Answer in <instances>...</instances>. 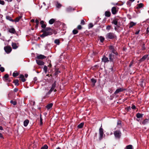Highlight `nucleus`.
<instances>
[{"label":"nucleus","mask_w":149,"mask_h":149,"mask_svg":"<svg viewBox=\"0 0 149 149\" xmlns=\"http://www.w3.org/2000/svg\"><path fill=\"white\" fill-rule=\"evenodd\" d=\"M41 32L43 33L40 35V36L42 38H44V37L52 35L53 33L55 34H56L57 33V32L55 30L52 29L49 27H47L45 29H42Z\"/></svg>","instance_id":"f257e3e1"},{"label":"nucleus","mask_w":149,"mask_h":149,"mask_svg":"<svg viewBox=\"0 0 149 149\" xmlns=\"http://www.w3.org/2000/svg\"><path fill=\"white\" fill-rule=\"evenodd\" d=\"M56 81H55L54 83L52 84V86L50 90L46 94V95H48L50 94V93L53 91H54V92L56 91V90L55 89L56 87Z\"/></svg>","instance_id":"f03ea898"},{"label":"nucleus","mask_w":149,"mask_h":149,"mask_svg":"<svg viewBox=\"0 0 149 149\" xmlns=\"http://www.w3.org/2000/svg\"><path fill=\"white\" fill-rule=\"evenodd\" d=\"M106 37L109 39H112L116 38V36L114 33L112 32H110L107 34L106 35Z\"/></svg>","instance_id":"7ed1b4c3"},{"label":"nucleus","mask_w":149,"mask_h":149,"mask_svg":"<svg viewBox=\"0 0 149 149\" xmlns=\"http://www.w3.org/2000/svg\"><path fill=\"white\" fill-rule=\"evenodd\" d=\"M114 134L116 138L119 139L121 137V133L120 130H117L114 132Z\"/></svg>","instance_id":"20e7f679"},{"label":"nucleus","mask_w":149,"mask_h":149,"mask_svg":"<svg viewBox=\"0 0 149 149\" xmlns=\"http://www.w3.org/2000/svg\"><path fill=\"white\" fill-rule=\"evenodd\" d=\"M102 127V126H101L99 130L100 134L99 139L100 140L102 139L104 134L103 130Z\"/></svg>","instance_id":"39448f33"},{"label":"nucleus","mask_w":149,"mask_h":149,"mask_svg":"<svg viewBox=\"0 0 149 149\" xmlns=\"http://www.w3.org/2000/svg\"><path fill=\"white\" fill-rule=\"evenodd\" d=\"M4 49L6 53L8 54L12 51V49L10 46H6L4 47Z\"/></svg>","instance_id":"423d86ee"},{"label":"nucleus","mask_w":149,"mask_h":149,"mask_svg":"<svg viewBox=\"0 0 149 149\" xmlns=\"http://www.w3.org/2000/svg\"><path fill=\"white\" fill-rule=\"evenodd\" d=\"M125 90V89L123 88H118V89H117L116 91L114 93V94L115 95H116L119 93L120 92L123 91H124Z\"/></svg>","instance_id":"0eeeda50"},{"label":"nucleus","mask_w":149,"mask_h":149,"mask_svg":"<svg viewBox=\"0 0 149 149\" xmlns=\"http://www.w3.org/2000/svg\"><path fill=\"white\" fill-rule=\"evenodd\" d=\"M44 22L43 21H41L40 22V24L41 25V27L42 28L44 29H45L46 28V24H44Z\"/></svg>","instance_id":"6e6552de"},{"label":"nucleus","mask_w":149,"mask_h":149,"mask_svg":"<svg viewBox=\"0 0 149 149\" xmlns=\"http://www.w3.org/2000/svg\"><path fill=\"white\" fill-rule=\"evenodd\" d=\"M102 61H103L104 63H106L109 61L108 58L104 55V56L102 58Z\"/></svg>","instance_id":"1a4fd4ad"},{"label":"nucleus","mask_w":149,"mask_h":149,"mask_svg":"<svg viewBox=\"0 0 149 149\" xmlns=\"http://www.w3.org/2000/svg\"><path fill=\"white\" fill-rule=\"evenodd\" d=\"M140 85L142 87H143L145 86V82H144L143 79H141L140 81Z\"/></svg>","instance_id":"9d476101"},{"label":"nucleus","mask_w":149,"mask_h":149,"mask_svg":"<svg viewBox=\"0 0 149 149\" xmlns=\"http://www.w3.org/2000/svg\"><path fill=\"white\" fill-rule=\"evenodd\" d=\"M36 61L37 63L39 65H44V63L42 61L39 60H36Z\"/></svg>","instance_id":"9b49d317"},{"label":"nucleus","mask_w":149,"mask_h":149,"mask_svg":"<svg viewBox=\"0 0 149 149\" xmlns=\"http://www.w3.org/2000/svg\"><path fill=\"white\" fill-rule=\"evenodd\" d=\"M46 58V57L45 56L40 54L39 55H38L37 57V58L38 59H45Z\"/></svg>","instance_id":"f8f14e48"},{"label":"nucleus","mask_w":149,"mask_h":149,"mask_svg":"<svg viewBox=\"0 0 149 149\" xmlns=\"http://www.w3.org/2000/svg\"><path fill=\"white\" fill-rule=\"evenodd\" d=\"M109 60L110 61L113 62L114 58L113 55L112 54H109Z\"/></svg>","instance_id":"ddd939ff"},{"label":"nucleus","mask_w":149,"mask_h":149,"mask_svg":"<svg viewBox=\"0 0 149 149\" xmlns=\"http://www.w3.org/2000/svg\"><path fill=\"white\" fill-rule=\"evenodd\" d=\"M19 78L21 79V80L22 82H24L26 81V79L24 78V76L23 75L20 74Z\"/></svg>","instance_id":"4468645a"},{"label":"nucleus","mask_w":149,"mask_h":149,"mask_svg":"<svg viewBox=\"0 0 149 149\" xmlns=\"http://www.w3.org/2000/svg\"><path fill=\"white\" fill-rule=\"evenodd\" d=\"M111 12L113 14H115L116 13V8L115 7H113L111 9Z\"/></svg>","instance_id":"2eb2a0df"},{"label":"nucleus","mask_w":149,"mask_h":149,"mask_svg":"<svg viewBox=\"0 0 149 149\" xmlns=\"http://www.w3.org/2000/svg\"><path fill=\"white\" fill-rule=\"evenodd\" d=\"M148 57V55H145L141 59L139 60V61L140 62L143 61H144Z\"/></svg>","instance_id":"dca6fc26"},{"label":"nucleus","mask_w":149,"mask_h":149,"mask_svg":"<svg viewBox=\"0 0 149 149\" xmlns=\"http://www.w3.org/2000/svg\"><path fill=\"white\" fill-rule=\"evenodd\" d=\"M8 31L10 33L14 34L15 33L16 31L15 29L13 28L10 29L8 30Z\"/></svg>","instance_id":"f3484780"},{"label":"nucleus","mask_w":149,"mask_h":149,"mask_svg":"<svg viewBox=\"0 0 149 149\" xmlns=\"http://www.w3.org/2000/svg\"><path fill=\"white\" fill-rule=\"evenodd\" d=\"M19 80L17 79H15L13 81V83L15 84V85L17 86L19 85Z\"/></svg>","instance_id":"a211bd4d"},{"label":"nucleus","mask_w":149,"mask_h":149,"mask_svg":"<svg viewBox=\"0 0 149 149\" xmlns=\"http://www.w3.org/2000/svg\"><path fill=\"white\" fill-rule=\"evenodd\" d=\"M91 81L93 83L92 86L93 87H94L95 86V84L96 82V80L93 78L91 79Z\"/></svg>","instance_id":"6ab92c4d"},{"label":"nucleus","mask_w":149,"mask_h":149,"mask_svg":"<svg viewBox=\"0 0 149 149\" xmlns=\"http://www.w3.org/2000/svg\"><path fill=\"white\" fill-rule=\"evenodd\" d=\"M29 122V121L28 119L25 120L24 122V126L26 127Z\"/></svg>","instance_id":"aec40b11"},{"label":"nucleus","mask_w":149,"mask_h":149,"mask_svg":"<svg viewBox=\"0 0 149 149\" xmlns=\"http://www.w3.org/2000/svg\"><path fill=\"white\" fill-rule=\"evenodd\" d=\"M105 15L107 17H109L111 15V13L109 11H106L105 12Z\"/></svg>","instance_id":"412c9836"},{"label":"nucleus","mask_w":149,"mask_h":149,"mask_svg":"<svg viewBox=\"0 0 149 149\" xmlns=\"http://www.w3.org/2000/svg\"><path fill=\"white\" fill-rule=\"evenodd\" d=\"M136 24V23H134L132 22H131L129 24V28L132 27L133 26L135 25Z\"/></svg>","instance_id":"4be33fe9"},{"label":"nucleus","mask_w":149,"mask_h":149,"mask_svg":"<svg viewBox=\"0 0 149 149\" xmlns=\"http://www.w3.org/2000/svg\"><path fill=\"white\" fill-rule=\"evenodd\" d=\"M109 49L112 50V52L113 53H115L116 50L114 48V47L112 45H111L109 47Z\"/></svg>","instance_id":"5701e85b"},{"label":"nucleus","mask_w":149,"mask_h":149,"mask_svg":"<svg viewBox=\"0 0 149 149\" xmlns=\"http://www.w3.org/2000/svg\"><path fill=\"white\" fill-rule=\"evenodd\" d=\"M35 22L36 24L35 27L36 29H37L39 23V20L38 19H36L35 20Z\"/></svg>","instance_id":"b1692460"},{"label":"nucleus","mask_w":149,"mask_h":149,"mask_svg":"<svg viewBox=\"0 0 149 149\" xmlns=\"http://www.w3.org/2000/svg\"><path fill=\"white\" fill-rule=\"evenodd\" d=\"M12 48L13 49H16L18 47L17 46V45L16 43H13L12 44Z\"/></svg>","instance_id":"393cba45"},{"label":"nucleus","mask_w":149,"mask_h":149,"mask_svg":"<svg viewBox=\"0 0 149 149\" xmlns=\"http://www.w3.org/2000/svg\"><path fill=\"white\" fill-rule=\"evenodd\" d=\"M53 106V104L52 103H50L48 104L46 106V107L48 109H49L51 108Z\"/></svg>","instance_id":"a878e982"},{"label":"nucleus","mask_w":149,"mask_h":149,"mask_svg":"<svg viewBox=\"0 0 149 149\" xmlns=\"http://www.w3.org/2000/svg\"><path fill=\"white\" fill-rule=\"evenodd\" d=\"M137 6L136 8L137 9L141 8L143 7V4L142 3H140L137 5Z\"/></svg>","instance_id":"bb28decb"},{"label":"nucleus","mask_w":149,"mask_h":149,"mask_svg":"<svg viewBox=\"0 0 149 149\" xmlns=\"http://www.w3.org/2000/svg\"><path fill=\"white\" fill-rule=\"evenodd\" d=\"M8 77H9L8 74H6L3 77V78H4L5 79V81H8Z\"/></svg>","instance_id":"cd10ccee"},{"label":"nucleus","mask_w":149,"mask_h":149,"mask_svg":"<svg viewBox=\"0 0 149 149\" xmlns=\"http://www.w3.org/2000/svg\"><path fill=\"white\" fill-rule=\"evenodd\" d=\"M149 121V119H146L145 120H144L143 121L142 123L143 124L145 125Z\"/></svg>","instance_id":"c85d7f7f"},{"label":"nucleus","mask_w":149,"mask_h":149,"mask_svg":"<svg viewBox=\"0 0 149 149\" xmlns=\"http://www.w3.org/2000/svg\"><path fill=\"white\" fill-rule=\"evenodd\" d=\"M143 114H141L140 113H138L136 115V117L138 118H140L142 117Z\"/></svg>","instance_id":"c756f323"},{"label":"nucleus","mask_w":149,"mask_h":149,"mask_svg":"<svg viewBox=\"0 0 149 149\" xmlns=\"http://www.w3.org/2000/svg\"><path fill=\"white\" fill-rule=\"evenodd\" d=\"M22 17V16H19L18 17H16L14 21L16 22H18L19 21V19Z\"/></svg>","instance_id":"7c9ffc66"},{"label":"nucleus","mask_w":149,"mask_h":149,"mask_svg":"<svg viewBox=\"0 0 149 149\" xmlns=\"http://www.w3.org/2000/svg\"><path fill=\"white\" fill-rule=\"evenodd\" d=\"M55 22V20L54 19H50L49 21V23L50 24H52Z\"/></svg>","instance_id":"2f4dec72"},{"label":"nucleus","mask_w":149,"mask_h":149,"mask_svg":"<svg viewBox=\"0 0 149 149\" xmlns=\"http://www.w3.org/2000/svg\"><path fill=\"white\" fill-rule=\"evenodd\" d=\"M112 23L113 24L115 25H116L118 23V20L116 19H114L112 22Z\"/></svg>","instance_id":"473e14b6"},{"label":"nucleus","mask_w":149,"mask_h":149,"mask_svg":"<svg viewBox=\"0 0 149 149\" xmlns=\"http://www.w3.org/2000/svg\"><path fill=\"white\" fill-rule=\"evenodd\" d=\"M60 72H61L60 71H58V69H56L55 70V72L54 73V75L55 76H56Z\"/></svg>","instance_id":"72a5a7b5"},{"label":"nucleus","mask_w":149,"mask_h":149,"mask_svg":"<svg viewBox=\"0 0 149 149\" xmlns=\"http://www.w3.org/2000/svg\"><path fill=\"white\" fill-rule=\"evenodd\" d=\"M84 123H82L78 125V127L79 128H81L83 127L84 126Z\"/></svg>","instance_id":"f704fd0d"},{"label":"nucleus","mask_w":149,"mask_h":149,"mask_svg":"<svg viewBox=\"0 0 149 149\" xmlns=\"http://www.w3.org/2000/svg\"><path fill=\"white\" fill-rule=\"evenodd\" d=\"M19 74V73L18 72H13V76L14 77H16L17 76H18Z\"/></svg>","instance_id":"c9c22d12"},{"label":"nucleus","mask_w":149,"mask_h":149,"mask_svg":"<svg viewBox=\"0 0 149 149\" xmlns=\"http://www.w3.org/2000/svg\"><path fill=\"white\" fill-rule=\"evenodd\" d=\"M54 42L57 45H58L60 43V40L58 39H56L54 41Z\"/></svg>","instance_id":"e433bc0d"},{"label":"nucleus","mask_w":149,"mask_h":149,"mask_svg":"<svg viewBox=\"0 0 149 149\" xmlns=\"http://www.w3.org/2000/svg\"><path fill=\"white\" fill-rule=\"evenodd\" d=\"M10 103L11 104H13V105H15L17 104V103L16 101H14L13 100H11L10 101Z\"/></svg>","instance_id":"4c0bfd02"},{"label":"nucleus","mask_w":149,"mask_h":149,"mask_svg":"<svg viewBox=\"0 0 149 149\" xmlns=\"http://www.w3.org/2000/svg\"><path fill=\"white\" fill-rule=\"evenodd\" d=\"M100 42H103L104 40V38L102 36H100Z\"/></svg>","instance_id":"58836bf2"},{"label":"nucleus","mask_w":149,"mask_h":149,"mask_svg":"<svg viewBox=\"0 0 149 149\" xmlns=\"http://www.w3.org/2000/svg\"><path fill=\"white\" fill-rule=\"evenodd\" d=\"M6 18L7 19H9L10 21H12L13 22L14 21V20L13 19H12L9 16H7L6 17Z\"/></svg>","instance_id":"ea45409f"},{"label":"nucleus","mask_w":149,"mask_h":149,"mask_svg":"<svg viewBox=\"0 0 149 149\" xmlns=\"http://www.w3.org/2000/svg\"><path fill=\"white\" fill-rule=\"evenodd\" d=\"M41 116H42L41 114H40V125H42L43 123L42 122V119Z\"/></svg>","instance_id":"a19ab883"},{"label":"nucleus","mask_w":149,"mask_h":149,"mask_svg":"<svg viewBox=\"0 0 149 149\" xmlns=\"http://www.w3.org/2000/svg\"><path fill=\"white\" fill-rule=\"evenodd\" d=\"M78 32V31L76 29H74L72 31V33L74 35L77 34Z\"/></svg>","instance_id":"79ce46f5"},{"label":"nucleus","mask_w":149,"mask_h":149,"mask_svg":"<svg viewBox=\"0 0 149 149\" xmlns=\"http://www.w3.org/2000/svg\"><path fill=\"white\" fill-rule=\"evenodd\" d=\"M48 148L47 146V145H45L41 148V149H47Z\"/></svg>","instance_id":"37998d69"},{"label":"nucleus","mask_w":149,"mask_h":149,"mask_svg":"<svg viewBox=\"0 0 149 149\" xmlns=\"http://www.w3.org/2000/svg\"><path fill=\"white\" fill-rule=\"evenodd\" d=\"M127 149H132V145H129L127 146H126Z\"/></svg>","instance_id":"c03bdc74"},{"label":"nucleus","mask_w":149,"mask_h":149,"mask_svg":"<svg viewBox=\"0 0 149 149\" xmlns=\"http://www.w3.org/2000/svg\"><path fill=\"white\" fill-rule=\"evenodd\" d=\"M44 70L45 72L46 73L47 72V67L45 65L44 66Z\"/></svg>","instance_id":"a18cd8bd"},{"label":"nucleus","mask_w":149,"mask_h":149,"mask_svg":"<svg viewBox=\"0 0 149 149\" xmlns=\"http://www.w3.org/2000/svg\"><path fill=\"white\" fill-rule=\"evenodd\" d=\"M145 44L143 43L142 47V49L143 50H144L146 49V48L145 47Z\"/></svg>","instance_id":"49530a36"},{"label":"nucleus","mask_w":149,"mask_h":149,"mask_svg":"<svg viewBox=\"0 0 149 149\" xmlns=\"http://www.w3.org/2000/svg\"><path fill=\"white\" fill-rule=\"evenodd\" d=\"M93 26V24L92 23H90L89 25H88V27L89 28H92Z\"/></svg>","instance_id":"de8ad7c7"},{"label":"nucleus","mask_w":149,"mask_h":149,"mask_svg":"<svg viewBox=\"0 0 149 149\" xmlns=\"http://www.w3.org/2000/svg\"><path fill=\"white\" fill-rule=\"evenodd\" d=\"M82 28V27L80 25H79L77 27V29L78 30H81Z\"/></svg>","instance_id":"09e8293b"},{"label":"nucleus","mask_w":149,"mask_h":149,"mask_svg":"<svg viewBox=\"0 0 149 149\" xmlns=\"http://www.w3.org/2000/svg\"><path fill=\"white\" fill-rule=\"evenodd\" d=\"M0 70L2 72H3L4 71V69L3 67H1L0 68Z\"/></svg>","instance_id":"8fccbe9b"},{"label":"nucleus","mask_w":149,"mask_h":149,"mask_svg":"<svg viewBox=\"0 0 149 149\" xmlns=\"http://www.w3.org/2000/svg\"><path fill=\"white\" fill-rule=\"evenodd\" d=\"M61 6V5L59 3H57L56 6L58 8H60Z\"/></svg>","instance_id":"3c124183"},{"label":"nucleus","mask_w":149,"mask_h":149,"mask_svg":"<svg viewBox=\"0 0 149 149\" xmlns=\"http://www.w3.org/2000/svg\"><path fill=\"white\" fill-rule=\"evenodd\" d=\"M0 4L3 5L5 4V2L3 1L0 0Z\"/></svg>","instance_id":"603ef678"},{"label":"nucleus","mask_w":149,"mask_h":149,"mask_svg":"<svg viewBox=\"0 0 149 149\" xmlns=\"http://www.w3.org/2000/svg\"><path fill=\"white\" fill-rule=\"evenodd\" d=\"M85 24V21L83 20H81V24L82 25H84Z\"/></svg>","instance_id":"864d4df0"},{"label":"nucleus","mask_w":149,"mask_h":149,"mask_svg":"<svg viewBox=\"0 0 149 149\" xmlns=\"http://www.w3.org/2000/svg\"><path fill=\"white\" fill-rule=\"evenodd\" d=\"M111 28V26L110 25H108L106 27V29L108 30H109Z\"/></svg>","instance_id":"5fc2aeb1"},{"label":"nucleus","mask_w":149,"mask_h":149,"mask_svg":"<svg viewBox=\"0 0 149 149\" xmlns=\"http://www.w3.org/2000/svg\"><path fill=\"white\" fill-rule=\"evenodd\" d=\"M134 63L133 60H132V61L131 62L130 64L129 65V66L130 67L132 65V64Z\"/></svg>","instance_id":"6e6d98bb"},{"label":"nucleus","mask_w":149,"mask_h":149,"mask_svg":"<svg viewBox=\"0 0 149 149\" xmlns=\"http://www.w3.org/2000/svg\"><path fill=\"white\" fill-rule=\"evenodd\" d=\"M131 108L132 109H135L136 108V106L134 105H132L131 107Z\"/></svg>","instance_id":"4d7b16f0"},{"label":"nucleus","mask_w":149,"mask_h":149,"mask_svg":"<svg viewBox=\"0 0 149 149\" xmlns=\"http://www.w3.org/2000/svg\"><path fill=\"white\" fill-rule=\"evenodd\" d=\"M126 109H127V110L128 111L131 109V108L130 107H127Z\"/></svg>","instance_id":"13d9d810"},{"label":"nucleus","mask_w":149,"mask_h":149,"mask_svg":"<svg viewBox=\"0 0 149 149\" xmlns=\"http://www.w3.org/2000/svg\"><path fill=\"white\" fill-rule=\"evenodd\" d=\"M18 90V89L17 88H16L14 89V91L15 92H17Z\"/></svg>","instance_id":"bf43d9fd"},{"label":"nucleus","mask_w":149,"mask_h":149,"mask_svg":"<svg viewBox=\"0 0 149 149\" xmlns=\"http://www.w3.org/2000/svg\"><path fill=\"white\" fill-rule=\"evenodd\" d=\"M139 31H140L139 30L138 31H136L135 33V34H138L139 33Z\"/></svg>","instance_id":"052dcab7"},{"label":"nucleus","mask_w":149,"mask_h":149,"mask_svg":"<svg viewBox=\"0 0 149 149\" xmlns=\"http://www.w3.org/2000/svg\"><path fill=\"white\" fill-rule=\"evenodd\" d=\"M127 4L129 5H130L131 3L129 1H128L127 2Z\"/></svg>","instance_id":"680f3d73"},{"label":"nucleus","mask_w":149,"mask_h":149,"mask_svg":"<svg viewBox=\"0 0 149 149\" xmlns=\"http://www.w3.org/2000/svg\"><path fill=\"white\" fill-rule=\"evenodd\" d=\"M31 22L33 23V22H34L35 21L34 19H32L31 20Z\"/></svg>","instance_id":"e2e57ef3"},{"label":"nucleus","mask_w":149,"mask_h":149,"mask_svg":"<svg viewBox=\"0 0 149 149\" xmlns=\"http://www.w3.org/2000/svg\"><path fill=\"white\" fill-rule=\"evenodd\" d=\"M149 33V31L148 30V28H147V29L146 30V33L148 34Z\"/></svg>","instance_id":"0e129e2a"},{"label":"nucleus","mask_w":149,"mask_h":149,"mask_svg":"<svg viewBox=\"0 0 149 149\" xmlns=\"http://www.w3.org/2000/svg\"><path fill=\"white\" fill-rule=\"evenodd\" d=\"M0 137L3 138L2 134L1 133H0Z\"/></svg>","instance_id":"69168bd1"},{"label":"nucleus","mask_w":149,"mask_h":149,"mask_svg":"<svg viewBox=\"0 0 149 149\" xmlns=\"http://www.w3.org/2000/svg\"><path fill=\"white\" fill-rule=\"evenodd\" d=\"M121 122L120 121H118V123H117V124L118 125H120V124H121Z\"/></svg>","instance_id":"338daca9"},{"label":"nucleus","mask_w":149,"mask_h":149,"mask_svg":"<svg viewBox=\"0 0 149 149\" xmlns=\"http://www.w3.org/2000/svg\"><path fill=\"white\" fill-rule=\"evenodd\" d=\"M114 54H115L116 55H118V53L117 52H115V53H113Z\"/></svg>","instance_id":"774afa93"}]
</instances>
